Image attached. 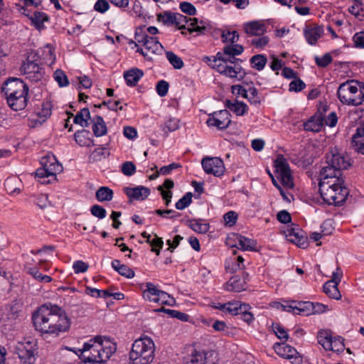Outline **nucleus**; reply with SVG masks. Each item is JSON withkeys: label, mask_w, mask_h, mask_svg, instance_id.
<instances>
[{"label": "nucleus", "mask_w": 364, "mask_h": 364, "mask_svg": "<svg viewBox=\"0 0 364 364\" xmlns=\"http://www.w3.org/2000/svg\"><path fill=\"white\" fill-rule=\"evenodd\" d=\"M35 329L43 334L59 336L70 329V320L61 307L51 303L41 305L33 313Z\"/></svg>", "instance_id": "f257e3e1"}, {"label": "nucleus", "mask_w": 364, "mask_h": 364, "mask_svg": "<svg viewBox=\"0 0 364 364\" xmlns=\"http://www.w3.org/2000/svg\"><path fill=\"white\" fill-rule=\"evenodd\" d=\"M243 51L244 48L240 44H228L224 46L222 51L218 52L215 56L204 57L203 61L220 74L240 81L245 77L246 72L240 65L242 60L236 56Z\"/></svg>", "instance_id": "f03ea898"}, {"label": "nucleus", "mask_w": 364, "mask_h": 364, "mask_svg": "<svg viewBox=\"0 0 364 364\" xmlns=\"http://www.w3.org/2000/svg\"><path fill=\"white\" fill-rule=\"evenodd\" d=\"M116 346L109 340H103L101 336H96L84 343L80 358L83 364H105L116 351Z\"/></svg>", "instance_id": "7ed1b4c3"}, {"label": "nucleus", "mask_w": 364, "mask_h": 364, "mask_svg": "<svg viewBox=\"0 0 364 364\" xmlns=\"http://www.w3.org/2000/svg\"><path fill=\"white\" fill-rule=\"evenodd\" d=\"M1 92L6 98L8 105L13 110H22L26 107L28 87L21 79L9 78L3 83Z\"/></svg>", "instance_id": "20e7f679"}, {"label": "nucleus", "mask_w": 364, "mask_h": 364, "mask_svg": "<svg viewBox=\"0 0 364 364\" xmlns=\"http://www.w3.org/2000/svg\"><path fill=\"white\" fill-rule=\"evenodd\" d=\"M319 193L323 200L328 205H339L345 202L348 190L343 186L342 178H326L321 176Z\"/></svg>", "instance_id": "39448f33"}, {"label": "nucleus", "mask_w": 364, "mask_h": 364, "mask_svg": "<svg viewBox=\"0 0 364 364\" xmlns=\"http://www.w3.org/2000/svg\"><path fill=\"white\" fill-rule=\"evenodd\" d=\"M340 102L345 105L357 107L364 102V82L351 80L341 83L337 90Z\"/></svg>", "instance_id": "423d86ee"}, {"label": "nucleus", "mask_w": 364, "mask_h": 364, "mask_svg": "<svg viewBox=\"0 0 364 364\" xmlns=\"http://www.w3.org/2000/svg\"><path fill=\"white\" fill-rule=\"evenodd\" d=\"M155 343L149 336L134 341L129 358L131 364H151L154 359Z\"/></svg>", "instance_id": "0eeeda50"}, {"label": "nucleus", "mask_w": 364, "mask_h": 364, "mask_svg": "<svg viewBox=\"0 0 364 364\" xmlns=\"http://www.w3.org/2000/svg\"><path fill=\"white\" fill-rule=\"evenodd\" d=\"M326 166L320 171L321 176L326 178H341V170L347 168L350 166L348 159L339 153L338 149H331L326 156Z\"/></svg>", "instance_id": "6e6552de"}, {"label": "nucleus", "mask_w": 364, "mask_h": 364, "mask_svg": "<svg viewBox=\"0 0 364 364\" xmlns=\"http://www.w3.org/2000/svg\"><path fill=\"white\" fill-rule=\"evenodd\" d=\"M37 342L35 340L18 342L15 348L21 364H35L37 358Z\"/></svg>", "instance_id": "1a4fd4ad"}, {"label": "nucleus", "mask_w": 364, "mask_h": 364, "mask_svg": "<svg viewBox=\"0 0 364 364\" xmlns=\"http://www.w3.org/2000/svg\"><path fill=\"white\" fill-rule=\"evenodd\" d=\"M21 69L26 78L33 82L41 81L46 77L45 70L36 59V55L28 56Z\"/></svg>", "instance_id": "9d476101"}, {"label": "nucleus", "mask_w": 364, "mask_h": 364, "mask_svg": "<svg viewBox=\"0 0 364 364\" xmlns=\"http://www.w3.org/2000/svg\"><path fill=\"white\" fill-rule=\"evenodd\" d=\"M135 41L144 46L147 52L161 55L164 51V46L159 43L156 37L149 36L143 28H137L134 35Z\"/></svg>", "instance_id": "9b49d317"}, {"label": "nucleus", "mask_w": 364, "mask_h": 364, "mask_svg": "<svg viewBox=\"0 0 364 364\" xmlns=\"http://www.w3.org/2000/svg\"><path fill=\"white\" fill-rule=\"evenodd\" d=\"M42 167L36 171V176L40 178L55 176L63 171L62 165L57 161L53 155L48 154L41 158L40 161Z\"/></svg>", "instance_id": "f8f14e48"}, {"label": "nucleus", "mask_w": 364, "mask_h": 364, "mask_svg": "<svg viewBox=\"0 0 364 364\" xmlns=\"http://www.w3.org/2000/svg\"><path fill=\"white\" fill-rule=\"evenodd\" d=\"M274 167L278 178H280L282 183L289 188L294 186L293 179L289 165L287 159L282 156L279 155L274 161Z\"/></svg>", "instance_id": "ddd939ff"}, {"label": "nucleus", "mask_w": 364, "mask_h": 364, "mask_svg": "<svg viewBox=\"0 0 364 364\" xmlns=\"http://www.w3.org/2000/svg\"><path fill=\"white\" fill-rule=\"evenodd\" d=\"M218 354L215 350L195 351L187 358L184 364H217Z\"/></svg>", "instance_id": "4468645a"}, {"label": "nucleus", "mask_w": 364, "mask_h": 364, "mask_svg": "<svg viewBox=\"0 0 364 364\" xmlns=\"http://www.w3.org/2000/svg\"><path fill=\"white\" fill-rule=\"evenodd\" d=\"M201 164L204 171L208 174L220 177L224 174L225 166L223 161L218 157H205Z\"/></svg>", "instance_id": "2eb2a0df"}, {"label": "nucleus", "mask_w": 364, "mask_h": 364, "mask_svg": "<svg viewBox=\"0 0 364 364\" xmlns=\"http://www.w3.org/2000/svg\"><path fill=\"white\" fill-rule=\"evenodd\" d=\"M230 114L228 110L223 109L215 112L206 122L208 127H216L219 129H226L231 122Z\"/></svg>", "instance_id": "dca6fc26"}, {"label": "nucleus", "mask_w": 364, "mask_h": 364, "mask_svg": "<svg viewBox=\"0 0 364 364\" xmlns=\"http://www.w3.org/2000/svg\"><path fill=\"white\" fill-rule=\"evenodd\" d=\"M286 237L288 241L296 245L300 248L305 249L308 247L307 237L298 226L288 229Z\"/></svg>", "instance_id": "f3484780"}, {"label": "nucleus", "mask_w": 364, "mask_h": 364, "mask_svg": "<svg viewBox=\"0 0 364 364\" xmlns=\"http://www.w3.org/2000/svg\"><path fill=\"white\" fill-rule=\"evenodd\" d=\"M123 191L129 198V201L144 200L149 197L151 193L149 188L142 186L134 188L124 187Z\"/></svg>", "instance_id": "a211bd4d"}, {"label": "nucleus", "mask_w": 364, "mask_h": 364, "mask_svg": "<svg viewBox=\"0 0 364 364\" xmlns=\"http://www.w3.org/2000/svg\"><path fill=\"white\" fill-rule=\"evenodd\" d=\"M323 34V28L318 25L314 24L306 26L304 29V37L310 45H315Z\"/></svg>", "instance_id": "6ab92c4d"}, {"label": "nucleus", "mask_w": 364, "mask_h": 364, "mask_svg": "<svg viewBox=\"0 0 364 364\" xmlns=\"http://www.w3.org/2000/svg\"><path fill=\"white\" fill-rule=\"evenodd\" d=\"M21 311V304L16 301H14L3 310L1 320L4 321H14L18 318Z\"/></svg>", "instance_id": "aec40b11"}, {"label": "nucleus", "mask_w": 364, "mask_h": 364, "mask_svg": "<svg viewBox=\"0 0 364 364\" xmlns=\"http://www.w3.org/2000/svg\"><path fill=\"white\" fill-rule=\"evenodd\" d=\"M303 125L305 131L318 132L323 125V117L321 113H316L305 122Z\"/></svg>", "instance_id": "412c9836"}, {"label": "nucleus", "mask_w": 364, "mask_h": 364, "mask_svg": "<svg viewBox=\"0 0 364 364\" xmlns=\"http://www.w3.org/2000/svg\"><path fill=\"white\" fill-rule=\"evenodd\" d=\"M190 24L187 28L190 33L196 32L198 35H203L210 30L209 23L204 21H199L197 18H188Z\"/></svg>", "instance_id": "4be33fe9"}, {"label": "nucleus", "mask_w": 364, "mask_h": 364, "mask_svg": "<svg viewBox=\"0 0 364 364\" xmlns=\"http://www.w3.org/2000/svg\"><path fill=\"white\" fill-rule=\"evenodd\" d=\"M274 348L275 352L281 357L287 359L296 358V355L298 354L296 350L285 343H277L274 345Z\"/></svg>", "instance_id": "5701e85b"}, {"label": "nucleus", "mask_w": 364, "mask_h": 364, "mask_svg": "<svg viewBox=\"0 0 364 364\" xmlns=\"http://www.w3.org/2000/svg\"><path fill=\"white\" fill-rule=\"evenodd\" d=\"M246 289V281L240 275L232 277L225 284V289L229 291L240 292Z\"/></svg>", "instance_id": "b1692460"}, {"label": "nucleus", "mask_w": 364, "mask_h": 364, "mask_svg": "<svg viewBox=\"0 0 364 364\" xmlns=\"http://www.w3.org/2000/svg\"><path fill=\"white\" fill-rule=\"evenodd\" d=\"M352 146L357 152L364 154V125L358 127L353 135Z\"/></svg>", "instance_id": "393cba45"}, {"label": "nucleus", "mask_w": 364, "mask_h": 364, "mask_svg": "<svg viewBox=\"0 0 364 364\" xmlns=\"http://www.w3.org/2000/svg\"><path fill=\"white\" fill-rule=\"evenodd\" d=\"M144 72L139 68L130 69L124 73V78L127 85L130 87L135 86L143 77Z\"/></svg>", "instance_id": "a878e982"}, {"label": "nucleus", "mask_w": 364, "mask_h": 364, "mask_svg": "<svg viewBox=\"0 0 364 364\" xmlns=\"http://www.w3.org/2000/svg\"><path fill=\"white\" fill-rule=\"evenodd\" d=\"M245 33L251 36H259L265 31V25L259 21H251L244 25Z\"/></svg>", "instance_id": "bb28decb"}, {"label": "nucleus", "mask_w": 364, "mask_h": 364, "mask_svg": "<svg viewBox=\"0 0 364 364\" xmlns=\"http://www.w3.org/2000/svg\"><path fill=\"white\" fill-rule=\"evenodd\" d=\"M159 291L160 289H159L156 285L151 282H147L146 284V289L143 291L142 296L145 300L156 303Z\"/></svg>", "instance_id": "cd10ccee"}, {"label": "nucleus", "mask_w": 364, "mask_h": 364, "mask_svg": "<svg viewBox=\"0 0 364 364\" xmlns=\"http://www.w3.org/2000/svg\"><path fill=\"white\" fill-rule=\"evenodd\" d=\"M179 127L180 121L176 117H170L166 119L164 124L160 125V128L165 136H167L168 133L176 131Z\"/></svg>", "instance_id": "c85d7f7f"}, {"label": "nucleus", "mask_w": 364, "mask_h": 364, "mask_svg": "<svg viewBox=\"0 0 364 364\" xmlns=\"http://www.w3.org/2000/svg\"><path fill=\"white\" fill-rule=\"evenodd\" d=\"M225 106L238 116L244 115L247 111V105L243 102H239L237 100L234 102L226 100Z\"/></svg>", "instance_id": "c756f323"}, {"label": "nucleus", "mask_w": 364, "mask_h": 364, "mask_svg": "<svg viewBox=\"0 0 364 364\" xmlns=\"http://www.w3.org/2000/svg\"><path fill=\"white\" fill-rule=\"evenodd\" d=\"M90 132L87 130L77 131L75 133V140L81 146H95L94 141L88 137Z\"/></svg>", "instance_id": "7c9ffc66"}, {"label": "nucleus", "mask_w": 364, "mask_h": 364, "mask_svg": "<svg viewBox=\"0 0 364 364\" xmlns=\"http://www.w3.org/2000/svg\"><path fill=\"white\" fill-rule=\"evenodd\" d=\"M338 284L328 281L323 284V291L330 298L338 300L341 298V294L338 289Z\"/></svg>", "instance_id": "2f4dec72"}, {"label": "nucleus", "mask_w": 364, "mask_h": 364, "mask_svg": "<svg viewBox=\"0 0 364 364\" xmlns=\"http://www.w3.org/2000/svg\"><path fill=\"white\" fill-rule=\"evenodd\" d=\"M92 125V131L94 134L97 136H102L107 133V126L104 122V119L100 116H97L94 120Z\"/></svg>", "instance_id": "473e14b6"}, {"label": "nucleus", "mask_w": 364, "mask_h": 364, "mask_svg": "<svg viewBox=\"0 0 364 364\" xmlns=\"http://www.w3.org/2000/svg\"><path fill=\"white\" fill-rule=\"evenodd\" d=\"M90 119V113L88 108H83L75 116L73 122L82 127H88V119Z\"/></svg>", "instance_id": "72a5a7b5"}, {"label": "nucleus", "mask_w": 364, "mask_h": 364, "mask_svg": "<svg viewBox=\"0 0 364 364\" xmlns=\"http://www.w3.org/2000/svg\"><path fill=\"white\" fill-rule=\"evenodd\" d=\"M113 195L112 190L107 186L100 187L95 193L96 198L99 202L110 201L113 198Z\"/></svg>", "instance_id": "f704fd0d"}, {"label": "nucleus", "mask_w": 364, "mask_h": 364, "mask_svg": "<svg viewBox=\"0 0 364 364\" xmlns=\"http://www.w3.org/2000/svg\"><path fill=\"white\" fill-rule=\"evenodd\" d=\"M188 226L196 232L201 234L206 233L210 228L208 223H203L200 219L190 220L188 221Z\"/></svg>", "instance_id": "c9c22d12"}, {"label": "nucleus", "mask_w": 364, "mask_h": 364, "mask_svg": "<svg viewBox=\"0 0 364 364\" xmlns=\"http://www.w3.org/2000/svg\"><path fill=\"white\" fill-rule=\"evenodd\" d=\"M28 274H31L35 279L42 283H49L52 281V278L48 275H43L39 272L37 267H25Z\"/></svg>", "instance_id": "e433bc0d"}, {"label": "nucleus", "mask_w": 364, "mask_h": 364, "mask_svg": "<svg viewBox=\"0 0 364 364\" xmlns=\"http://www.w3.org/2000/svg\"><path fill=\"white\" fill-rule=\"evenodd\" d=\"M245 304L238 301H229L225 303L224 313L229 314L232 316L239 314L240 310L245 309Z\"/></svg>", "instance_id": "4c0bfd02"}, {"label": "nucleus", "mask_w": 364, "mask_h": 364, "mask_svg": "<svg viewBox=\"0 0 364 364\" xmlns=\"http://www.w3.org/2000/svg\"><path fill=\"white\" fill-rule=\"evenodd\" d=\"M257 242L255 240L240 235L238 237L237 246L242 250L254 251L256 250Z\"/></svg>", "instance_id": "58836bf2"}, {"label": "nucleus", "mask_w": 364, "mask_h": 364, "mask_svg": "<svg viewBox=\"0 0 364 364\" xmlns=\"http://www.w3.org/2000/svg\"><path fill=\"white\" fill-rule=\"evenodd\" d=\"M109 155L108 149L105 147H99L95 149L90 155L89 161L90 162H95L101 161L103 159L107 158Z\"/></svg>", "instance_id": "ea45409f"}, {"label": "nucleus", "mask_w": 364, "mask_h": 364, "mask_svg": "<svg viewBox=\"0 0 364 364\" xmlns=\"http://www.w3.org/2000/svg\"><path fill=\"white\" fill-rule=\"evenodd\" d=\"M250 61L253 68L260 71L263 70L264 68L265 67L267 62V59L264 55L257 54L253 55L250 58Z\"/></svg>", "instance_id": "a19ab883"}, {"label": "nucleus", "mask_w": 364, "mask_h": 364, "mask_svg": "<svg viewBox=\"0 0 364 364\" xmlns=\"http://www.w3.org/2000/svg\"><path fill=\"white\" fill-rule=\"evenodd\" d=\"M312 302L300 301L296 305L295 314L309 316L312 314Z\"/></svg>", "instance_id": "79ce46f5"}, {"label": "nucleus", "mask_w": 364, "mask_h": 364, "mask_svg": "<svg viewBox=\"0 0 364 364\" xmlns=\"http://www.w3.org/2000/svg\"><path fill=\"white\" fill-rule=\"evenodd\" d=\"M156 311L165 312L167 314H168L171 318H176L182 321H188L189 319V316L188 314L181 312L177 310L168 309H165L164 307H161V308L156 310Z\"/></svg>", "instance_id": "37998d69"}, {"label": "nucleus", "mask_w": 364, "mask_h": 364, "mask_svg": "<svg viewBox=\"0 0 364 364\" xmlns=\"http://www.w3.org/2000/svg\"><path fill=\"white\" fill-rule=\"evenodd\" d=\"M332 336L327 332L320 331L317 336L318 343L323 346V348L329 350L331 346Z\"/></svg>", "instance_id": "c03bdc74"}, {"label": "nucleus", "mask_w": 364, "mask_h": 364, "mask_svg": "<svg viewBox=\"0 0 364 364\" xmlns=\"http://www.w3.org/2000/svg\"><path fill=\"white\" fill-rule=\"evenodd\" d=\"M175 14L171 11H165L157 15V20L167 26L174 25L176 21Z\"/></svg>", "instance_id": "a18cd8bd"}, {"label": "nucleus", "mask_w": 364, "mask_h": 364, "mask_svg": "<svg viewBox=\"0 0 364 364\" xmlns=\"http://www.w3.org/2000/svg\"><path fill=\"white\" fill-rule=\"evenodd\" d=\"M166 55L169 63L175 69H181L183 67L184 63L183 60L181 59V58L176 55L173 52L167 51Z\"/></svg>", "instance_id": "49530a36"}, {"label": "nucleus", "mask_w": 364, "mask_h": 364, "mask_svg": "<svg viewBox=\"0 0 364 364\" xmlns=\"http://www.w3.org/2000/svg\"><path fill=\"white\" fill-rule=\"evenodd\" d=\"M156 303L168 306H173L176 303L175 299L168 293L160 290L158 294Z\"/></svg>", "instance_id": "de8ad7c7"}, {"label": "nucleus", "mask_w": 364, "mask_h": 364, "mask_svg": "<svg viewBox=\"0 0 364 364\" xmlns=\"http://www.w3.org/2000/svg\"><path fill=\"white\" fill-rule=\"evenodd\" d=\"M223 43H230V44H235L239 41V34L236 31H223L221 34Z\"/></svg>", "instance_id": "09e8293b"}, {"label": "nucleus", "mask_w": 364, "mask_h": 364, "mask_svg": "<svg viewBox=\"0 0 364 364\" xmlns=\"http://www.w3.org/2000/svg\"><path fill=\"white\" fill-rule=\"evenodd\" d=\"M30 18L32 23L38 28L42 26L43 23L48 20V15L44 12L40 11H35Z\"/></svg>", "instance_id": "8fccbe9b"}, {"label": "nucleus", "mask_w": 364, "mask_h": 364, "mask_svg": "<svg viewBox=\"0 0 364 364\" xmlns=\"http://www.w3.org/2000/svg\"><path fill=\"white\" fill-rule=\"evenodd\" d=\"M245 98L252 105H258L261 102L257 90L255 87H250L247 89Z\"/></svg>", "instance_id": "3c124183"}, {"label": "nucleus", "mask_w": 364, "mask_h": 364, "mask_svg": "<svg viewBox=\"0 0 364 364\" xmlns=\"http://www.w3.org/2000/svg\"><path fill=\"white\" fill-rule=\"evenodd\" d=\"M53 77L60 87H66L69 85V80L65 73L58 69L53 73Z\"/></svg>", "instance_id": "603ef678"}, {"label": "nucleus", "mask_w": 364, "mask_h": 364, "mask_svg": "<svg viewBox=\"0 0 364 364\" xmlns=\"http://www.w3.org/2000/svg\"><path fill=\"white\" fill-rule=\"evenodd\" d=\"M193 194L191 192L186 193L181 199L176 203V208L178 210H184L192 202Z\"/></svg>", "instance_id": "864d4df0"}, {"label": "nucleus", "mask_w": 364, "mask_h": 364, "mask_svg": "<svg viewBox=\"0 0 364 364\" xmlns=\"http://www.w3.org/2000/svg\"><path fill=\"white\" fill-rule=\"evenodd\" d=\"M331 346L329 350L334 352H341L343 350L345 346L343 343V338L342 337H332Z\"/></svg>", "instance_id": "5fc2aeb1"}, {"label": "nucleus", "mask_w": 364, "mask_h": 364, "mask_svg": "<svg viewBox=\"0 0 364 364\" xmlns=\"http://www.w3.org/2000/svg\"><path fill=\"white\" fill-rule=\"evenodd\" d=\"M90 213L94 216L100 220L104 219L107 215L106 210L100 205H93L90 208Z\"/></svg>", "instance_id": "6e6d98bb"}, {"label": "nucleus", "mask_w": 364, "mask_h": 364, "mask_svg": "<svg viewBox=\"0 0 364 364\" xmlns=\"http://www.w3.org/2000/svg\"><path fill=\"white\" fill-rule=\"evenodd\" d=\"M245 309L242 308L240 310L239 314H241V318L246 322L247 324H250L255 319L254 315L249 311L250 306L248 304H245Z\"/></svg>", "instance_id": "4d7b16f0"}, {"label": "nucleus", "mask_w": 364, "mask_h": 364, "mask_svg": "<svg viewBox=\"0 0 364 364\" xmlns=\"http://www.w3.org/2000/svg\"><path fill=\"white\" fill-rule=\"evenodd\" d=\"M314 60L318 67L325 68L332 62V57L330 53H326L322 57L315 56Z\"/></svg>", "instance_id": "13d9d810"}, {"label": "nucleus", "mask_w": 364, "mask_h": 364, "mask_svg": "<svg viewBox=\"0 0 364 364\" xmlns=\"http://www.w3.org/2000/svg\"><path fill=\"white\" fill-rule=\"evenodd\" d=\"M179 8L181 11L189 16H194L196 14V7L188 1H183L180 3Z\"/></svg>", "instance_id": "bf43d9fd"}, {"label": "nucleus", "mask_w": 364, "mask_h": 364, "mask_svg": "<svg viewBox=\"0 0 364 364\" xmlns=\"http://www.w3.org/2000/svg\"><path fill=\"white\" fill-rule=\"evenodd\" d=\"M237 217L238 215L235 211H228L223 215L225 225L229 227L233 226L237 220Z\"/></svg>", "instance_id": "052dcab7"}, {"label": "nucleus", "mask_w": 364, "mask_h": 364, "mask_svg": "<svg viewBox=\"0 0 364 364\" xmlns=\"http://www.w3.org/2000/svg\"><path fill=\"white\" fill-rule=\"evenodd\" d=\"M122 172L127 176H132L136 172V166L132 161H126L122 165Z\"/></svg>", "instance_id": "680f3d73"}, {"label": "nucleus", "mask_w": 364, "mask_h": 364, "mask_svg": "<svg viewBox=\"0 0 364 364\" xmlns=\"http://www.w3.org/2000/svg\"><path fill=\"white\" fill-rule=\"evenodd\" d=\"M272 329L275 335L279 339H284L285 341L288 338V333L284 328L281 326L279 323H272Z\"/></svg>", "instance_id": "e2e57ef3"}, {"label": "nucleus", "mask_w": 364, "mask_h": 364, "mask_svg": "<svg viewBox=\"0 0 364 364\" xmlns=\"http://www.w3.org/2000/svg\"><path fill=\"white\" fill-rule=\"evenodd\" d=\"M169 84L165 80H160L156 85V92L160 97H164L167 95L168 91Z\"/></svg>", "instance_id": "0e129e2a"}, {"label": "nucleus", "mask_w": 364, "mask_h": 364, "mask_svg": "<svg viewBox=\"0 0 364 364\" xmlns=\"http://www.w3.org/2000/svg\"><path fill=\"white\" fill-rule=\"evenodd\" d=\"M109 9V4L107 0H97L94 5V9L100 14L105 13Z\"/></svg>", "instance_id": "69168bd1"}, {"label": "nucleus", "mask_w": 364, "mask_h": 364, "mask_svg": "<svg viewBox=\"0 0 364 364\" xmlns=\"http://www.w3.org/2000/svg\"><path fill=\"white\" fill-rule=\"evenodd\" d=\"M176 21L174 22V25L179 30L185 29L186 25L185 23L188 22V18L178 13L175 14Z\"/></svg>", "instance_id": "338daca9"}, {"label": "nucleus", "mask_w": 364, "mask_h": 364, "mask_svg": "<svg viewBox=\"0 0 364 364\" xmlns=\"http://www.w3.org/2000/svg\"><path fill=\"white\" fill-rule=\"evenodd\" d=\"M354 46L357 48H364V32H357L353 36Z\"/></svg>", "instance_id": "774afa93"}]
</instances>
